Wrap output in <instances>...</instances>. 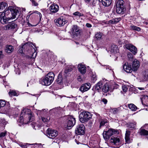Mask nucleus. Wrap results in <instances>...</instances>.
<instances>
[{
    "instance_id": "1",
    "label": "nucleus",
    "mask_w": 148,
    "mask_h": 148,
    "mask_svg": "<svg viewBox=\"0 0 148 148\" xmlns=\"http://www.w3.org/2000/svg\"><path fill=\"white\" fill-rule=\"evenodd\" d=\"M19 14L18 10L13 9L12 7L9 6L1 14L0 22L3 24H6L9 20L16 18V16H19Z\"/></svg>"
},
{
    "instance_id": "2",
    "label": "nucleus",
    "mask_w": 148,
    "mask_h": 148,
    "mask_svg": "<svg viewBox=\"0 0 148 148\" xmlns=\"http://www.w3.org/2000/svg\"><path fill=\"white\" fill-rule=\"evenodd\" d=\"M54 77V73L52 72H50L45 76L43 79L40 80V82L43 85L49 86L52 83Z\"/></svg>"
},
{
    "instance_id": "3",
    "label": "nucleus",
    "mask_w": 148,
    "mask_h": 148,
    "mask_svg": "<svg viewBox=\"0 0 148 148\" xmlns=\"http://www.w3.org/2000/svg\"><path fill=\"white\" fill-rule=\"evenodd\" d=\"M22 48H28V51H31V53H32L31 57L34 58L36 57L37 54V51L36 44H35L34 43L33 44L32 43H26L22 47Z\"/></svg>"
},
{
    "instance_id": "4",
    "label": "nucleus",
    "mask_w": 148,
    "mask_h": 148,
    "mask_svg": "<svg viewBox=\"0 0 148 148\" xmlns=\"http://www.w3.org/2000/svg\"><path fill=\"white\" fill-rule=\"evenodd\" d=\"M92 118V115L89 112L83 111L82 112L79 116V120L82 123L87 122Z\"/></svg>"
},
{
    "instance_id": "5",
    "label": "nucleus",
    "mask_w": 148,
    "mask_h": 148,
    "mask_svg": "<svg viewBox=\"0 0 148 148\" xmlns=\"http://www.w3.org/2000/svg\"><path fill=\"white\" fill-rule=\"evenodd\" d=\"M124 1L123 0H118L116 4V12L119 14H123L126 11V8L124 5Z\"/></svg>"
},
{
    "instance_id": "6",
    "label": "nucleus",
    "mask_w": 148,
    "mask_h": 148,
    "mask_svg": "<svg viewBox=\"0 0 148 148\" xmlns=\"http://www.w3.org/2000/svg\"><path fill=\"white\" fill-rule=\"evenodd\" d=\"M118 131L116 129H109L107 131H104L103 133V136L106 140H107L112 135L119 134Z\"/></svg>"
},
{
    "instance_id": "7",
    "label": "nucleus",
    "mask_w": 148,
    "mask_h": 148,
    "mask_svg": "<svg viewBox=\"0 0 148 148\" xmlns=\"http://www.w3.org/2000/svg\"><path fill=\"white\" fill-rule=\"evenodd\" d=\"M21 114L23 115H25L27 117H28L29 122H32L34 119V117L32 114L31 110L29 109H24L22 111Z\"/></svg>"
},
{
    "instance_id": "8",
    "label": "nucleus",
    "mask_w": 148,
    "mask_h": 148,
    "mask_svg": "<svg viewBox=\"0 0 148 148\" xmlns=\"http://www.w3.org/2000/svg\"><path fill=\"white\" fill-rule=\"evenodd\" d=\"M66 117L68 120L67 123V127L68 129H69V127H72L75 124V119L73 116L70 115L67 116Z\"/></svg>"
},
{
    "instance_id": "9",
    "label": "nucleus",
    "mask_w": 148,
    "mask_h": 148,
    "mask_svg": "<svg viewBox=\"0 0 148 148\" xmlns=\"http://www.w3.org/2000/svg\"><path fill=\"white\" fill-rule=\"evenodd\" d=\"M46 133L47 136L49 138L51 139L55 138L58 134V132L57 131L50 128H48L47 129Z\"/></svg>"
},
{
    "instance_id": "10",
    "label": "nucleus",
    "mask_w": 148,
    "mask_h": 148,
    "mask_svg": "<svg viewBox=\"0 0 148 148\" xmlns=\"http://www.w3.org/2000/svg\"><path fill=\"white\" fill-rule=\"evenodd\" d=\"M110 143L116 145H119L121 144L119 136H113L111 137L110 140Z\"/></svg>"
},
{
    "instance_id": "11",
    "label": "nucleus",
    "mask_w": 148,
    "mask_h": 148,
    "mask_svg": "<svg viewBox=\"0 0 148 148\" xmlns=\"http://www.w3.org/2000/svg\"><path fill=\"white\" fill-rule=\"evenodd\" d=\"M85 130L84 126L83 124H81L77 126L75 132L78 135H83L85 134Z\"/></svg>"
},
{
    "instance_id": "12",
    "label": "nucleus",
    "mask_w": 148,
    "mask_h": 148,
    "mask_svg": "<svg viewBox=\"0 0 148 148\" xmlns=\"http://www.w3.org/2000/svg\"><path fill=\"white\" fill-rule=\"evenodd\" d=\"M54 22L58 26H61L64 25L66 21L65 18L63 16H61L54 20Z\"/></svg>"
},
{
    "instance_id": "13",
    "label": "nucleus",
    "mask_w": 148,
    "mask_h": 148,
    "mask_svg": "<svg viewBox=\"0 0 148 148\" xmlns=\"http://www.w3.org/2000/svg\"><path fill=\"white\" fill-rule=\"evenodd\" d=\"M104 79L101 80L98 82L92 88V90H97L99 91L101 89L102 87L104 84Z\"/></svg>"
},
{
    "instance_id": "14",
    "label": "nucleus",
    "mask_w": 148,
    "mask_h": 148,
    "mask_svg": "<svg viewBox=\"0 0 148 148\" xmlns=\"http://www.w3.org/2000/svg\"><path fill=\"white\" fill-rule=\"evenodd\" d=\"M126 48L130 50L134 54H136L137 51L136 48L131 44H127L125 46Z\"/></svg>"
},
{
    "instance_id": "15",
    "label": "nucleus",
    "mask_w": 148,
    "mask_h": 148,
    "mask_svg": "<svg viewBox=\"0 0 148 148\" xmlns=\"http://www.w3.org/2000/svg\"><path fill=\"white\" fill-rule=\"evenodd\" d=\"M90 83L84 84L82 85L79 89L81 92H84L88 90L90 88Z\"/></svg>"
},
{
    "instance_id": "16",
    "label": "nucleus",
    "mask_w": 148,
    "mask_h": 148,
    "mask_svg": "<svg viewBox=\"0 0 148 148\" xmlns=\"http://www.w3.org/2000/svg\"><path fill=\"white\" fill-rule=\"evenodd\" d=\"M124 70L127 73H130L132 71L131 66L128 63L126 62L123 66Z\"/></svg>"
},
{
    "instance_id": "17",
    "label": "nucleus",
    "mask_w": 148,
    "mask_h": 148,
    "mask_svg": "<svg viewBox=\"0 0 148 148\" xmlns=\"http://www.w3.org/2000/svg\"><path fill=\"white\" fill-rule=\"evenodd\" d=\"M78 67L79 71L81 74H84L86 73V67L84 65L82 64H79Z\"/></svg>"
},
{
    "instance_id": "18",
    "label": "nucleus",
    "mask_w": 148,
    "mask_h": 148,
    "mask_svg": "<svg viewBox=\"0 0 148 148\" xmlns=\"http://www.w3.org/2000/svg\"><path fill=\"white\" fill-rule=\"evenodd\" d=\"M59 6L57 4H52L49 7V9L51 13H55L59 10Z\"/></svg>"
},
{
    "instance_id": "19",
    "label": "nucleus",
    "mask_w": 148,
    "mask_h": 148,
    "mask_svg": "<svg viewBox=\"0 0 148 148\" xmlns=\"http://www.w3.org/2000/svg\"><path fill=\"white\" fill-rule=\"evenodd\" d=\"M138 133L141 136H148V131L142 127L138 130Z\"/></svg>"
},
{
    "instance_id": "20",
    "label": "nucleus",
    "mask_w": 148,
    "mask_h": 148,
    "mask_svg": "<svg viewBox=\"0 0 148 148\" xmlns=\"http://www.w3.org/2000/svg\"><path fill=\"white\" fill-rule=\"evenodd\" d=\"M132 65L134 71H136L139 67V62L137 60L135 59L133 61Z\"/></svg>"
},
{
    "instance_id": "21",
    "label": "nucleus",
    "mask_w": 148,
    "mask_h": 148,
    "mask_svg": "<svg viewBox=\"0 0 148 148\" xmlns=\"http://www.w3.org/2000/svg\"><path fill=\"white\" fill-rule=\"evenodd\" d=\"M130 132L129 130H126L125 134V142L127 143H129L131 142L130 138Z\"/></svg>"
},
{
    "instance_id": "22",
    "label": "nucleus",
    "mask_w": 148,
    "mask_h": 148,
    "mask_svg": "<svg viewBox=\"0 0 148 148\" xmlns=\"http://www.w3.org/2000/svg\"><path fill=\"white\" fill-rule=\"evenodd\" d=\"M99 1L102 3V5L106 7L110 5L111 3V0H98Z\"/></svg>"
},
{
    "instance_id": "23",
    "label": "nucleus",
    "mask_w": 148,
    "mask_h": 148,
    "mask_svg": "<svg viewBox=\"0 0 148 148\" xmlns=\"http://www.w3.org/2000/svg\"><path fill=\"white\" fill-rule=\"evenodd\" d=\"M17 25L14 23H9L5 27L6 30L14 29L17 27Z\"/></svg>"
},
{
    "instance_id": "24",
    "label": "nucleus",
    "mask_w": 148,
    "mask_h": 148,
    "mask_svg": "<svg viewBox=\"0 0 148 148\" xmlns=\"http://www.w3.org/2000/svg\"><path fill=\"white\" fill-rule=\"evenodd\" d=\"M14 50L13 47L11 45H6L5 46V51L8 53L12 52Z\"/></svg>"
},
{
    "instance_id": "25",
    "label": "nucleus",
    "mask_w": 148,
    "mask_h": 148,
    "mask_svg": "<svg viewBox=\"0 0 148 148\" xmlns=\"http://www.w3.org/2000/svg\"><path fill=\"white\" fill-rule=\"evenodd\" d=\"M90 73L92 77L91 80L92 82L95 83L97 80V77L95 73L94 72L91 71Z\"/></svg>"
},
{
    "instance_id": "26",
    "label": "nucleus",
    "mask_w": 148,
    "mask_h": 148,
    "mask_svg": "<svg viewBox=\"0 0 148 148\" xmlns=\"http://www.w3.org/2000/svg\"><path fill=\"white\" fill-rule=\"evenodd\" d=\"M110 88L107 83H104L103 88L102 91L105 93L108 92L110 90Z\"/></svg>"
},
{
    "instance_id": "27",
    "label": "nucleus",
    "mask_w": 148,
    "mask_h": 148,
    "mask_svg": "<svg viewBox=\"0 0 148 148\" xmlns=\"http://www.w3.org/2000/svg\"><path fill=\"white\" fill-rule=\"evenodd\" d=\"M8 5L5 2H1L0 3V13L1 12V11L5 8H7Z\"/></svg>"
},
{
    "instance_id": "28",
    "label": "nucleus",
    "mask_w": 148,
    "mask_h": 148,
    "mask_svg": "<svg viewBox=\"0 0 148 148\" xmlns=\"http://www.w3.org/2000/svg\"><path fill=\"white\" fill-rule=\"evenodd\" d=\"M117 46L115 45H113L110 48L111 51L112 52L115 53L118 51Z\"/></svg>"
},
{
    "instance_id": "29",
    "label": "nucleus",
    "mask_w": 148,
    "mask_h": 148,
    "mask_svg": "<svg viewBox=\"0 0 148 148\" xmlns=\"http://www.w3.org/2000/svg\"><path fill=\"white\" fill-rule=\"evenodd\" d=\"M129 108L133 111H135L137 109V107L134 104L131 103L128 105Z\"/></svg>"
},
{
    "instance_id": "30",
    "label": "nucleus",
    "mask_w": 148,
    "mask_h": 148,
    "mask_svg": "<svg viewBox=\"0 0 148 148\" xmlns=\"http://www.w3.org/2000/svg\"><path fill=\"white\" fill-rule=\"evenodd\" d=\"M136 123L135 122H129L128 126L129 128L135 129L136 127Z\"/></svg>"
},
{
    "instance_id": "31",
    "label": "nucleus",
    "mask_w": 148,
    "mask_h": 148,
    "mask_svg": "<svg viewBox=\"0 0 148 148\" xmlns=\"http://www.w3.org/2000/svg\"><path fill=\"white\" fill-rule=\"evenodd\" d=\"M57 82L58 84H61L63 82V79L61 74L60 73L58 75V77L57 79Z\"/></svg>"
},
{
    "instance_id": "32",
    "label": "nucleus",
    "mask_w": 148,
    "mask_h": 148,
    "mask_svg": "<svg viewBox=\"0 0 148 148\" xmlns=\"http://www.w3.org/2000/svg\"><path fill=\"white\" fill-rule=\"evenodd\" d=\"M130 28L131 29L137 31H139L140 30V27L134 25L130 26Z\"/></svg>"
},
{
    "instance_id": "33",
    "label": "nucleus",
    "mask_w": 148,
    "mask_h": 148,
    "mask_svg": "<svg viewBox=\"0 0 148 148\" xmlns=\"http://www.w3.org/2000/svg\"><path fill=\"white\" fill-rule=\"evenodd\" d=\"M121 108L119 107L117 108H115L113 109L112 110L113 113L114 114L117 113L121 111Z\"/></svg>"
},
{
    "instance_id": "34",
    "label": "nucleus",
    "mask_w": 148,
    "mask_h": 148,
    "mask_svg": "<svg viewBox=\"0 0 148 148\" xmlns=\"http://www.w3.org/2000/svg\"><path fill=\"white\" fill-rule=\"evenodd\" d=\"M9 94L10 96H16L17 95V93L16 92L13 90H11L9 92Z\"/></svg>"
},
{
    "instance_id": "35",
    "label": "nucleus",
    "mask_w": 148,
    "mask_h": 148,
    "mask_svg": "<svg viewBox=\"0 0 148 148\" xmlns=\"http://www.w3.org/2000/svg\"><path fill=\"white\" fill-rule=\"evenodd\" d=\"M6 104V102L5 100H0V109L1 107H4Z\"/></svg>"
},
{
    "instance_id": "36",
    "label": "nucleus",
    "mask_w": 148,
    "mask_h": 148,
    "mask_svg": "<svg viewBox=\"0 0 148 148\" xmlns=\"http://www.w3.org/2000/svg\"><path fill=\"white\" fill-rule=\"evenodd\" d=\"M72 30L73 32L74 33H75L78 31V29H77V26L76 25H73Z\"/></svg>"
},
{
    "instance_id": "37",
    "label": "nucleus",
    "mask_w": 148,
    "mask_h": 148,
    "mask_svg": "<svg viewBox=\"0 0 148 148\" xmlns=\"http://www.w3.org/2000/svg\"><path fill=\"white\" fill-rule=\"evenodd\" d=\"M102 34L101 33L99 32L97 33L96 34L95 36L97 39H100L101 38Z\"/></svg>"
},
{
    "instance_id": "38",
    "label": "nucleus",
    "mask_w": 148,
    "mask_h": 148,
    "mask_svg": "<svg viewBox=\"0 0 148 148\" xmlns=\"http://www.w3.org/2000/svg\"><path fill=\"white\" fill-rule=\"evenodd\" d=\"M41 119L44 122H47L50 120V118L49 117H48L47 118L42 117L41 118Z\"/></svg>"
},
{
    "instance_id": "39",
    "label": "nucleus",
    "mask_w": 148,
    "mask_h": 148,
    "mask_svg": "<svg viewBox=\"0 0 148 148\" xmlns=\"http://www.w3.org/2000/svg\"><path fill=\"white\" fill-rule=\"evenodd\" d=\"M29 145H30L27 143H25L24 144L20 145V146L23 148H27L29 146Z\"/></svg>"
},
{
    "instance_id": "40",
    "label": "nucleus",
    "mask_w": 148,
    "mask_h": 148,
    "mask_svg": "<svg viewBox=\"0 0 148 148\" xmlns=\"http://www.w3.org/2000/svg\"><path fill=\"white\" fill-rule=\"evenodd\" d=\"M128 58L129 59V60L131 61L133 58V55L130 53H129L127 54Z\"/></svg>"
},
{
    "instance_id": "41",
    "label": "nucleus",
    "mask_w": 148,
    "mask_h": 148,
    "mask_svg": "<svg viewBox=\"0 0 148 148\" xmlns=\"http://www.w3.org/2000/svg\"><path fill=\"white\" fill-rule=\"evenodd\" d=\"M73 15L79 16H83V14L79 12H76L73 14Z\"/></svg>"
},
{
    "instance_id": "42",
    "label": "nucleus",
    "mask_w": 148,
    "mask_h": 148,
    "mask_svg": "<svg viewBox=\"0 0 148 148\" xmlns=\"http://www.w3.org/2000/svg\"><path fill=\"white\" fill-rule=\"evenodd\" d=\"M122 90L124 92H126L127 91L128 88L126 85H123L122 86Z\"/></svg>"
},
{
    "instance_id": "43",
    "label": "nucleus",
    "mask_w": 148,
    "mask_h": 148,
    "mask_svg": "<svg viewBox=\"0 0 148 148\" xmlns=\"http://www.w3.org/2000/svg\"><path fill=\"white\" fill-rule=\"evenodd\" d=\"M7 134V132H3L0 133V138H2L5 136Z\"/></svg>"
},
{
    "instance_id": "44",
    "label": "nucleus",
    "mask_w": 148,
    "mask_h": 148,
    "mask_svg": "<svg viewBox=\"0 0 148 148\" xmlns=\"http://www.w3.org/2000/svg\"><path fill=\"white\" fill-rule=\"evenodd\" d=\"M0 123L3 125H5L7 123V122L3 119H0Z\"/></svg>"
},
{
    "instance_id": "45",
    "label": "nucleus",
    "mask_w": 148,
    "mask_h": 148,
    "mask_svg": "<svg viewBox=\"0 0 148 148\" xmlns=\"http://www.w3.org/2000/svg\"><path fill=\"white\" fill-rule=\"evenodd\" d=\"M106 122V121L104 120H102L100 123V127L102 126H103Z\"/></svg>"
},
{
    "instance_id": "46",
    "label": "nucleus",
    "mask_w": 148,
    "mask_h": 148,
    "mask_svg": "<svg viewBox=\"0 0 148 148\" xmlns=\"http://www.w3.org/2000/svg\"><path fill=\"white\" fill-rule=\"evenodd\" d=\"M145 101L147 106H148V96H146L144 97Z\"/></svg>"
},
{
    "instance_id": "47",
    "label": "nucleus",
    "mask_w": 148,
    "mask_h": 148,
    "mask_svg": "<svg viewBox=\"0 0 148 148\" xmlns=\"http://www.w3.org/2000/svg\"><path fill=\"white\" fill-rule=\"evenodd\" d=\"M108 22L110 24H116V23H115L114 20V19L110 20Z\"/></svg>"
},
{
    "instance_id": "48",
    "label": "nucleus",
    "mask_w": 148,
    "mask_h": 148,
    "mask_svg": "<svg viewBox=\"0 0 148 148\" xmlns=\"http://www.w3.org/2000/svg\"><path fill=\"white\" fill-rule=\"evenodd\" d=\"M30 1L32 2V5L35 6H36L38 5V3L36 2L34 0H30Z\"/></svg>"
},
{
    "instance_id": "49",
    "label": "nucleus",
    "mask_w": 148,
    "mask_h": 148,
    "mask_svg": "<svg viewBox=\"0 0 148 148\" xmlns=\"http://www.w3.org/2000/svg\"><path fill=\"white\" fill-rule=\"evenodd\" d=\"M144 80H146L148 79V73H146L145 75L144 76Z\"/></svg>"
},
{
    "instance_id": "50",
    "label": "nucleus",
    "mask_w": 148,
    "mask_h": 148,
    "mask_svg": "<svg viewBox=\"0 0 148 148\" xmlns=\"http://www.w3.org/2000/svg\"><path fill=\"white\" fill-rule=\"evenodd\" d=\"M27 24L28 25V27H30L35 26L37 25L36 24V25H32L31 24L29 23V21H28L27 20Z\"/></svg>"
},
{
    "instance_id": "51",
    "label": "nucleus",
    "mask_w": 148,
    "mask_h": 148,
    "mask_svg": "<svg viewBox=\"0 0 148 148\" xmlns=\"http://www.w3.org/2000/svg\"><path fill=\"white\" fill-rule=\"evenodd\" d=\"M15 71L16 74H17L18 75H20V74L21 72L19 69H16Z\"/></svg>"
},
{
    "instance_id": "52",
    "label": "nucleus",
    "mask_w": 148,
    "mask_h": 148,
    "mask_svg": "<svg viewBox=\"0 0 148 148\" xmlns=\"http://www.w3.org/2000/svg\"><path fill=\"white\" fill-rule=\"evenodd\" d=\"M114 19V20L115 23H118L121 20V18H115Z\"/></svg>"
},
{
    "instance_id": "53",
    "label": "nucleus",
    "mask_w": 148,
    "mask_h": 148,
    "mask_svg": "<svg viewBox=\"0 0 148 148\" xmlns=\"http://www.w3.org/2000/svg\"><path fill=\"white\" fill-rule=\"evenodd\" d=\"M19 119L20 120V122L21 123H23L24 120L23 119V116H20Z\"/></svg>"
},
{
    "instance_id": "54",
    "label": "nucleus",
    "mask_w": 148,
    "mask_h": 148,
    "mask_svg": "<svg viewBox=\"0 0 148 148\" xmlns=\"http://www.w3.org/2000/svg\"><path fill=\"white\" fill-rule=\"evenodd\" d=\"M144 129H145L148 130V123L142 126Z\"/></svg>"
},
{
    "instance_id": "55",
    "label": "nucleus",
    "mask_w": 148,
    "mask_h": 148,
    "mask_svg": "<svg viewBox=\"0 0 148 148\" xmlns=\"http://www.w3.org/2000/svg\"><path fill=\"white\" fill-rule=\"evenodd\" d=\"M119 87V85L117 84H115L113 86L114 88V89H117Z\"/></svg>"
},
{
    "instance_id": "56",
    "label": "nucleus",
    "mask_w": 148,
    "mask_h": 148,
    "mask_svg": "<svg viewBox=\"0 0 148 148\" xmlns=\"http://www.w3.org/2000/svg\"><path fill=\"white\" fill-rule=\"evenodd\" d=\"M102 101L104 104H106L107 103V100L105 99H103Z\"/></svg>"
},
{
    "instance_id": "57",
    "label": "nucleus",
    "mask_w": 148,
    "mask_h": 148,
    "mask_svg": "<svg viewBox=\"0 0 148 148\" xmlns=\"http://www.w3.org/2000/svg\"><path fill=\"white\" fill-rule=\"evenodd\" d=\"M86 27H92V25L90 23H87L86 24Z\"/></svg>"
},
{
    "instance_id": "58",
    "label": "nucleus",
    "mask_w": 148,
    "mask_h": 148,
    "mask_svg": "<svg viewBox=\"0 0 148 148\" xmlns=\"http://www.w3.org/2000/svg\"><path fill=\"white\" fill-rule=\"evenodd\" d=\"M3 55L2 54V52L1 51H0V59L3 58Z\"/></svg>"
},
{
    "instance_id": "59",
    "label": "nucleus",
    "mask_w": 148,
    "mask_h": 148,
    "mask_svg": "<svg viewBox=\"0 0 148 148\" xmlns=\"http://www.w3.org/2000/svg\"><path fill=\"white\" fill-rule=\"evenodd\" d=\"M61 108H60V107H57V108H53V109L52 110H57L58 109H59V110H60V109H61Z\"/></svg>"
},
{
    "instance_id": "60",
    "label": "nucleus",
    "mask_w": 148,
    "mask_h": 148,
    "mask_svg": "<svg viewBox=\"0 0 148 148\" xmlns=\"http://www.w3.org/2000/svg\"><path fill=\"white\" fill-rule=\"evenodd\" d=\"M79 82H81L82 80V79H81L80 76H79L77 78Z\"/></svg>"
},
{
    "instance_id": "61",
    "label": "nucleus",
    "mask_w": 148,
    "mask_h": 148,
    "mask_svg": "<svg viewBox=\"0 0 148 148\" xmlns=\"http://www.w3.org/2000/svg\"><path fill=\"white\" fill-rule=\"evenodd\" d=\"M36 12H38V14L39 15V17L40 18V19H41V18L42 17V15H41V14L39 12H38L37 11H36Z\"/></svg>"
},
{
    "instance_id": "62",
    "label": "nucleus",
    "mask_w": 148,
    "mask_h": 148,
    "mask_svg": "<svg viewBox=\"0 0 148 148\" xmlns=\"http://www.w3.org/2000/svg\"><path fill=\"white\" fill-rule=\"evenodd\" d=\"M137 88L140 90H143L145 89L144 88L138 87Z\"/></svg>"
},
{
    "instance_id": "63",
    "label": "nucleus",
    "mask_w": 148,
    "mask_h": 148,
    "mask_svg": "<svg viewBox=\"0 0 148 148\" xmlns=\"http://www.w3.org/2000/svg\"><path fill=\"white\" fill-rule=\"evenodd\" d=\"M71 71V69H70V70L69 71H68V70H66L65 71V73H67L68 71Z\"/></svg>"
},
{
    "instance_id": "64",
    "label": "nucleus",
    "mask_w": 148,
    "mask_h": 148,
    "mask_svg": "<svg viewBox=\"0 0 148 148\" xmlns=\"http://www.w3.org/2000/svg\"><path fill=\"white\" fill-rule=\"evenodd\" d=\"M87 97H88V96H85V97H84V99H86V98H87Z\"/></svg>"
}]
</instances>
